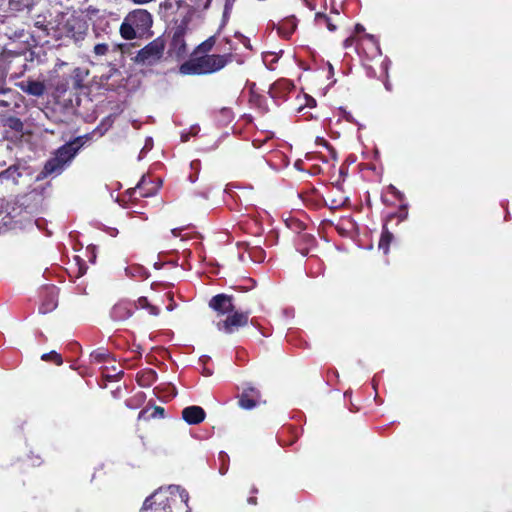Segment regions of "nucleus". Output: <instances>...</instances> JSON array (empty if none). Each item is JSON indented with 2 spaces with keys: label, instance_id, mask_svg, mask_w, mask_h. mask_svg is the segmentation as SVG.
I'll return each mask as SVG.
<instances>
[{
  "label": "nucleus",
  "instance_id": "nucleus-1",
  "mask_svg": "<svg viewBox=\"0 0 512 512\" xmlns=\"http://www.w3.org/2000/svg\"><path fill=\"white\" fill-rule=\"evenodd\" d=\"M176 496H179L180 500L188 506V492L180 486L170 485L159 488L147 497L141 512H172L171 505Z\"/></svg>",
  "mask_w": 512,
  "mask_h": 512
},
{
  "label": "nucleus",
  "instance_id": "nucleus-2",
  "mask_svg": "<svg viewBox=\"0 0 512 512\" xmlns=\"http://www.w3.org/2000/svg\"><path fill=\"white\" fill-rule=\"evenodd\" d=\"M82 145L83 143L81 138H76L75 140L61 146L56 151L54 157L46 162L41 175L43 177H47L61 174L74 159Z\"/></svg>",
  "mask_w": 512,
  "mask_h": 512
},
{
  "label": "nucleus",
  "instance_id": "nucleus-3",
  "mask_svg": "<svg viewBox=\"0 0 512 512\" xmlns=\"http://www.w3.org/2000/svg\"><path fill=\"white\" fill-rule=\"evenodd\" d=\"M152 24V15L147 10L136 9L126 15L119 31L124 39L132 40L148 32Z\"/></svg>",
  "mask_w": 512,
  "mask_h": 512
},
{
  "label": "nucleus",
  "instance_id": "nucleus-4",
  "mask_svg": "<svg viewBox=\"0 0 512 512\" xmlns=\"http://www.w3.org/2000/svg\"><path fill=\"white\" fill-rule=\"evenodd\" d=\"M165 50V40L157 37L141 50L135 56L137 62L153 63L161 59Z\"/></svg>",
  "mask_w": 512,
  "mask_h": 512
},
{
  "label": "nucleus",
  "instance_id": "nucleus-5",
  "mask_svg": "<svg viewBox=\"0 0 512 512\" xmlns=\"http://www.w3.org/2000/svg\"><path fill=\"white\" fill-rule=\"evenodd\" d=\"M248 323V313L234 312L224 320L216 322L219 331L231 334L236 328L243 327Z\"/></svg>",
  "mask_w": 512,
  "mask_h": 512
},
{
  "label": "nucleus",
  "instance_id": "nucleus-6",
  "mask_svg": "<svg viewBox=\"0 0 512 512\" xmlns=\"http://www.w3.org/2000/svg\"><path fill=\"white\" fill-rule=\"evenodd\" d=\"M22 208L13 202H5L0 205V230L13 228L15 219L21 214Z\"/></svg>",
  "mask_w": 512,
  "mask_h": 512
},
{
  "label": "nucleus",
  "instance_id": "nucleus-7",
  "mask_svg": "<svg viewBox=\"0 0 512 512\" xmlns=\"http://www.w3.org/2000/svg\"><path fill=\"white\" fill-rule=\"evenodd\" d=\"M209 307L215 310L219 315H225L234 310L232 296L218 294L211 298Z\"/></svg>",
  "mask_w": 512,
  "mask_h": 512
},
{
  "label": "nucleus",
  "instance_id": "nucleus-8",
  "mask_svg": "<svg viewBox=\"0 0 512 512\" xmlns=\"http://www.w3.org/2000/svg\"><path fill=\"white\" fill-rule=\"evenodd\" d=\"M214 44H215V37L212 36V37L208 38L207 40H205L204 42H202L200 45H198V47L195 49V51L193 53L194 60H201V59L207 57V60L199 62L198 64H218L216 62L218 57L212 56L213 62L210 63V57L207 56V54L210 52V50L212 49Z\"/></svg>",
  "mask_w": 512,
  "mask_h": 512
},
{
  "label": "nucleus",
  "instance_id": "nucleus-9",
  "mask_svg": "<svg viewBox=\"0 0 512 512\" xmlns=\"http://www.w3.org/2000/svg\"><path fill=\"white\" fill-rule=\"evenodd\" d=\"M223 66H179L175 73L180 75H206L219 71Z\"/></svg>",
  "mask_w": 512,
  "mask_h": 512
},
{
  "label": "nucleus",
  "instance_id": "nucleus-10",
  "mask_svg": "<svg viewBox=\"0 0 512 512\" xmlns=\"http://www.w3.org/2000/svg\"><path fill=\"white\" fill-rule=\"evenodd\" d=\"M182 418L188 424L196 425L205 419V411L200 406H189L183 409Z\"/></svg>",
  "mask_w": 512,
  "mask_h": 512
},
{
  "label": "nucleus",
  "instance_id": "nucleus-11",
  "mask_svg": "<svg viewBox=\"0 0 512 512\" xmlns=\"http://www.w3.org/2000/svg\"><path fill=\"white\" fill-rule=\"evenodd\" d=\"M184 32V27H177L171 42L172 51L177 55L178 58L182 57L187 52L186 43L184 40Z\"/></svg>",
  "mask_w": 512,
  "mask_h": 512
},
{
  "label": "nucleus",
  "instance_id": "nucleus-12",
  "mask_svg": "<svg viewBox=\"0 0 512 512\" xmlns=\"http://www.w3.org/2000/svg\"><path fill=\"white\" fill-rule=\"evenodd\" d=\"M132 315V305L129 302H120L111 310V317L116 321H124Z\"/></svg>",
  "mask_w": 512,
  "mask_h": 512
},
{
  "label": "nucleus",
  "instance_id": "nucleus-13",
  "mask_svg": "<svg viewBox=\"0 0 512 512\" xmlns=\"http://www.w3.org/2000/svg\"><path fill=\"white\" fill-rule=\"evenodd\" d=\"M20 88L27 94L40 97L45 92V86L42 82L28 80L20 84Z\"/></svg>",
  "mask_w": 512,
  "mask_h": 512
},
{
  "label": "nucleus",
  "instance_id": "nucleus-14",
  "mask_svg": "<svg viewBox=\"0 0 512 512\" xmlns=\"http://www.w3.org/2000/svg\"><path fill=\"white\" fill-rule=\"evenodd\" d=\"M259 402V398L254 397V395H250L248 391H243L242 395L239 399V406L243 409H252Z\"/></svg>",
  "mask_w": 512,
  "mask_h": 512
},
{
  "label": "nucleus",
  "instance_id": "nucleus-15",
  "mask_svg": "<svg viewBox=\"0 0 512 512\" xmlns=\"http://www.w3.org/2000/svg\"><path fill=\"white\" fill-rule=\"evenodd\" d=\"M393 240V234L388 230L386 225L383 226L381 238L379 241V249L383 250L385 254L389 251V245Z\"/></svg>",
  "mask_w": 512,
  "mask_h": 512
},
{
  "label": "nucleus",
  "instance_id": "nucleus-16",
  "mask_svg": "<svg viewBox=\"0 0 512 512\" xmlns=\"http://www.w3.org/2000/svg\"><path fill=\"white\" fill-rule=\"evenodd\" d=\"M89 71L86 66H78L74 71V78L76 86H83L86 83L85 77L88 76Z\"/></svg>",
  "mask_w": 512,
  "mask_h": 512
},
{
  "label": "nucleus",
  "instance_id": "nucleus-17",
  "mask_svg": "<svg viewBox=\"0 0 512 512\" xmlns=\"http://www.w3.org/2000/svg\"><path fill=\"white\" fill-rule=\"evenodd\" d=\"M366 74L369 77H377L379 79L387 77V66H368Z\"/></svg>",
  "mask_w": 512,
  "mask_h": 512
},
{
  "label": "nucleus",
  "instance_id": "nucleus-18",
  "mask_svg": "<svg viewBox=\"0 0 512 512\" xmlns=\"http://www.w3.org/2000/svg\"><path fill=\"white\" fill-rule=\"evenodd\" d=\"M147 181H148V180H147L146 176H142L141 180L139 181V183L137 184V186H136V188H135V189H138V190H139V192H140V196H141V197H150V196H153V195L156 193V191H157V189H156V188H153V189H151V190H147V191H146V190H144V187H145V185H146Z\"/></svg>",
  "mask_w": 512,
  "mask_h": 512
},
{
  "label": "nucleus",
  "instance_id": "nucleus-19",
  "mask_svg": "<svg viewBox=\"0 0 512 512\" xmlns=\"http://www.w3.org/2000/svg\"><path fill=\"white\" fill-rule=\"evenodd\" d=\"M250 258L255 262H262L265 258V252L261 248L255 247L249 251Z\"/></svg>",
  "mask_w": 512,
  "mask_h": 512
},
{
  "label": "nucleus",
  "instance_id": "nucleus-20",
  "mask_svg": "<svg viewBox=\"0 0 512 512\" xmlns=\"http://www.w3.org/2000/svg\"><path fill=\"white\" fill-rule=\"evenodd\" d=\"M56 306H57V302L54 299V296L52 295L51 299L47 303H43L39 307V312L42 313V314H46V313L52 311L53 309H55Z\"/></svg>",
  "mask_w": 512,
  "mask_h": 512
},
{
  "label": "nucleus",
  "instance_id": "nucleus-21",
  "mask_svg": "<svg viewBox=\"0 0 512 512\" xmlns=\"http://www.w3.org/2000/svg\"><path fill=\"white\" fill-rule=\"evenodd\" d=\"M41 358H42V360H44V361L52 360V361H54L57 365H61V364H62V358H61V356H60L58 353L54 352V351H52V352H50V353H45V354H43Z\"/></svg>",
  "mask_w": 512,
  "mask_h": 512
},
{
  "label": "nucleus",
  "instance_id": "nucleus-22",
  "mask_svg": "<svg viewBox=\"0 0 512 512\" xmlns=\"http://www.w3.org/2000/svg\"><path fill=\"white\" fill-rule=\"evenodd\" d=\"M109 46L105 43L96 44L93 48V52L96 56H103L109 52Z\"/></svg>",
  "mask_w": 512,
  "mask_h": 512
},
{
  "label": "nucleus",
  "instance_id": "nucleus-23",
  "mask_svg": "<svg viewBox=\"0 0 512 512\" xmlns=\"http://www.w3.org/2000/svg\"><path fill=\"white\" fill-rule=\"evenodd\" d=\"M19 176H20V173L18 172V169L12 168V167H10L4 173L1 174V177L11 178L13 180V182H15V183L17 181V177H19Z\"/></svg>",
  "mask_w": 512,
  "mask_h": 512
},
{
  "label": "nucleus",
  "instance_id": "nucleus-24",
  "mask_svg": "<svg viewBox=\"0 0 512 512\" xmlns=\"http://www.w3.org/2000/svg\"><path fill=\"white\" fill-rule=\"evenodd\" d=\"M125 272L128 276L135 277L136 275H138L142 272V268L139 266L128 267L125 269Z\"/></svg>",
  "mask_w": 512,
  "mask_h": 512
},
{
  "label": "nucleus",
  "instance_id": "nucleus-25",
  "mask_svg": "<svg viewBox=\"0 0 512 512\" xmlns=\"http://www.w3.org/2000/svg\"><path fill=\"white\" fill-rule=\"evenodd\" d=\"M164 416V409L162 407L156 406L153 408V412L151 417L153 418H162Z\"/></svg>",
  "mask_w": 512,
  "mask_h": 512
},
{
  "label": "nucleus",
  "instance_id": "nucleus-26",
  "mask_svg": "<svg viewBox=\"0 0 512 512\" xmlns=\"http://www.w3.org/2000/svg\"><path fill=\"white\" fill-rule=\"evenodd\" d=\"M292 24V29L288 32H282L286 37L290 36V34L292 33V31L295 29L296 25L294 23L293 20H288L286 21L284 24H282V26L280 27V30L283 31L284 30V27L286 26V24Z\"/></svg>",
  "mask_w": 512,
  "mask_h": 512
},
{
  "label": "nucleus",
  "instance_id": "nucleus-27",
  "mask_svg": "<svg viewBox=\"0 0 512 512\" xmlns=\"http://www.w3.org/2000/svg\"><path fill=\"white\" fill-rule=\"evenodd\" d=\"M356 43V37L354 35L348 37L345 41H344V47L345 48H349V47H352L354 44Z\"/></svg>",
  "mask_w": 512,
  "mask_h": 512
},
{
  "label": "nucleus",
  "instance_id": "nucleus-28",
  "mask_svg": "<svg viewBox=\"0 0 512 512\" xmlns=\"http://www.w3.org/2000/svg\"><path fill=\"white\" fill-rule=\"evenodd\" d=\"M129 48L130 47L126 44L119 45L118 47H113L112 52H114V53L120 52L121 54H124L126 52V50H129Z\"/></svg>",
  "mask_w": 512,
  "mask_h": 512
},
{
  "label": "nucleus",
  "instance_id": "nucleus-29",
  "mask_svg": "<svg viewBox=\"0 0 512 512\" xmlns=\"http://www.w3.org/2000/svg\"><path fill=\"white\" fill-rule=\"evenodd\" d=\"M111 71H112L111 74L106 75V76H104V75L101 76V84H104V80L108 81L111 77L116 76V74L118 72L117 69H114V68H112Z\"/></svg>",
  "mask_w": 512,
  "mask_h": 512
},
{
  "label": "nucleus",
  "instance_id": "nucleus-30",
  "mask_svg": "<svg viewBox=\"0 0 512 512\" xmlns=\"http://www.w3.org/2000/svg\"><path fill=\"white\" fill-rule=\"evenodd\" d=\"M243 391H248L250 393V395H254V397H256V398H260L259 391L257 389H255L254 387H247Z\"/></svg>",
  "mask_w": 512,
  "mask_h": 512
},
{
  "label": "nucleus",
  "instance_id": "nucleus-31",
  "mask_svg": "<svg viewBox=\"0 0 512 512\" xmlns=\"http://www.w3.org/2000/svg\"><path fill=\"white\" fill-rule=\"evenodd\" d=\"M147 309L149 310V313L151 315L157 316L159 314V309L157 307H155V306H152V305L149 304L147 306Z\"/></svg>",
  "mask_w": 512,
  "mask_h": 512
},
{
  "label": "nucleus",
  "instance_id": "nucleus-32",
  "mask_svg": "<svg viewBox=\"0 0 512 512\" xmlns=\"http://www.w3.org/2000/svg\"><path fill=\"white\" fill-rule=\"evenodd\" d=\"M407 216H408V213H407V211H406V206H402V207H401V212H400V214H399V219H400L401 221H403V220H405V219L407 218Z\"/></svg>",
  "mask_w": 512,
  "mask_h": 512
},
{
  "label": "nucleus",
  "instance_id": "nucleus-33",
  "mask_svg": "<svg viewBox=\"0 0 512 512\" xmlns=\"http://www.w3.org/2000/svg\"><path fill=\"white\" fill-rule=\"evenodd\" d=\"M323 19H325L326 23H327V27L330 31H334L336 29L335 25H333L329 19L326 17V16H321Z\"/></svg>",
  "mask_w": 512,
  "mask_h": 512
},
{
  "label": "nucleus",
  "instance_id": "nucleus-34",
  "mask_svg": "<svg viewBox=\"0 0 512 512\" xmlns=\"http://www.w3.org/2000/svg\"><path fill=\"white\" fill-rule=\"evenodd\" d=\"M365 31V28L364 26H362L361 24H357L355 26V34H361Z\"/></svg>",
  "mask_w": 512,
  "mask_h": 512
},
{
  "label": "nucleus",
  "instance_id": "nucleus-35",
  "mask_svg": "<svg viewBox=\"0 0 512 512\" xmlns=\"http://www.w3.org/2000/svg\"><path fill=\"white\" fill-rule=\"evenodd\" d=\"M152 148V139L151 138H148L146 140V143L143 147V150H150Z\"/></svg>",
  "mask_w": 512,
  "mask_h": 512
},
{
  "label": "nucleus",
  "instance_id": "nucleus-36",
  "mask_svg": "<svg viewBox=\"0 0 512 512\" xmlns=\"http://www.w3.org/2000/svg\"><path fill=\"white\" fill-rule=\"evenodd\" d=\"M364 38L368 39L369 41H371L373 44L377 45V40L375 39V37L371 34H365L364 35Z\"/></svg>",
  "mask_w": 512,
  "mask_h": 512
},
{
  "label": "nucleus",
  "instance_id": "nucleus-37",
  "mask_svg": "<svg viewBox=\"0 0 512 512\" xmlns=\"http://www.w3.org/2000/svg\"><path fill=\"white\" fill-rule=\"evenodd\" d=\"M139 304L141 305V307L143 308H147V306L149 305L148 301L146 298H140L139 299Z\"/></svg>",
  "mask_w": 512,
  "mask_h": 512
},
{
  "label": "nucleus",
  "instance_id": "nucleus-38",
  "mask_svg": "<svg viewBox=\"0 0 512 512\" xmlns=\"http://www.w3.org/2000/svg\"><path fill=\"white\" fill-rule=\"evenodd\" d=\"M199 165H200V163L197 160L191 162V168L192 169H196L197 170L199 168Z\"/></svg>",
  "mask_w": 512,
  "mask_h": 512
},
{
  "label": "nucleus",
  "instance_id": "nucleus-39",
  "mask_svg": "<svg viewBox=\"0 0 512 512\" xmlns=\"http://www.w3.org/2000/svg\"><path fill=\"white\" fill-rule=\"evenodd\" d=\"M390 189L395 195H397L400 198L402 197V194L394 186H390Z\"/></svg>",
  "mask_w": 512,
  "mask_h": 512
},
{
  "label": "nucleus",
  "instance_id": "nucleus-40",
  "mask_svg": "<svg viewBox=\"0 0 512 512\" xmlns=\"http://www.w3.org/2000/svg\"><path fill=\"white\" fill-rule=\"evenodd\" d=\"M171 233H172V235H173L174 237H177V236H179V234H180V229H177V228L172 229V230H171Z\"/></svg>",
  "mask_w": 512,
  "mask_h": 512
},
{
  "label": "nucleus",
  "instance_id": "nucleus-41",
  "mask_svg": "<svg viewBox=\"0 0 512 512\" xmlns=\"http://www.w3.org/2000/svg\"><path fill=\"white\" fill-rule=\"evenodd\" d=\"M308 105H309L310 107H314V106L316 105V101H315L313 98H310V99L308 100Z\"/></svg>",
  "mask_w": 512,
  "mask_h": 512
},
{
  "label": "nucleus",
  "instance_id": "nucleus-42",
  "mask_svg": "<svg viewBox=\"0 0 512 512\" xmlns=\"http://www.w3.org/2000/svg\"><path fill=\"white\" fill-rule=\"evenodd\" d=\"M384 85L387 91H391V85L387 80L384 81Z\"/></svg>",
  "mask_w": 512,
  "mask_h": 512
},
{
  "label": "nucleus",
  "instance_id": "nucleus-43",
  "mask_svg": "<svg viewBox=\"0 0 512 512\" xmlns=\"http://www.w3.org/2000/svg\"><path fill=\"white\" fill-rule=\"evenodd\" d=\"M226 471H227V468H225V467H221V468H220V473H221V474H225V473H226Z\"/></svg>",
  "mask_w": 512,
  "mask_h": 512
},
{
  "label": "nucleus",
  "instance_id": "nucleus-44",
  "mask_svg": "<svg viewBox=\"0 0 512 512\" xmlns=\"http://www.w3.org/2000/svg\"><path fill=\"white\" fill-rule=\"evenodd\" d=\"M328 67V72L331 74L333 73V66L332 65H329L327 66Z\"/></svg>",
  "mask_w": 512,
  "mask_h": 512
},
{
  "label": "nucleus",
  "instance_id": "nucleus-45",
  "mask_svg": "<svg viewBox=\"0 0 512 512\" xmlns=\"http://www.w3.org/2000/svg\"><path fill=\"white\" fill-rule=\"evenodd\" d=\"M47 132L51 133V134H54L55 133V130L54 129H46Z\"/></svg>",
  "mask_w": 512,
  "mask_h": 512
},
{
  "label": "nucleus",
  "instance_id": "nucleus-46",
  "mask_svg": "<svg viewBox=\"0 0 512 512\" xmlns=\"http://www.w3.org/2000/svg\"><path fill=\"white\" fill-rule=\"evenodd\" d=\"M115 84H116V85H118V86H121V85H122V84H120V83L118 84V83H117V81H114L113 83H111V86H114Z\"/></svg>",
  "mask_w": 512,
  "mask_h": 512
},
{
  "label": "nucleus",
  "instance_id": "nucleus-47",
  "mask_svg": "<svg viewBox=\"0 0 512 512\" xmlns=\"http://www.w3.org/2000/svg\"><path fill=\"white\" fill-rule=\"evenodd\" d=\"M167 309H168L169 311H171V310H173V309H174V306H173V305H170V306H168V307H167Z\"/></svg>",
  "mask_w": 512,
  "mask_h": 512
},
{
  "label": "nucleus",
  "instance_id": "nucleus-48",
  "mask_svg": "<svg viewBox=\"0 0 512 512\" xmlns=\"http://www.w3.org/2000/svg\"><path fill=\"white\" fill-rule=\"evenodd\" d=\"M249 503L254 504V503H255L254 499H253V498H250V499H249Z\"/></svg>",
  "mask_w": 512,
  "mask_h": 512
},
{
  "label": "nucleus",
  "instance_id": "nucleus-49",
  "mask_svg": "<svg viewBox=\"0 0 512 512\" xmlns=\"http://www.w3.org/2000/svg\"><path fill=\"white\" fill-rule=\"evenodd\" d=\"M277 59L276 58H273L271 61H270V64H273L274 62H276Z\"/></svg>",
  "mask_w": 512,
  "mask_h": 512
},
{
  "label": "nucleus",
  "instance_id": "nucleus-50",
  "mask_svg": "<svg viewBox=\"0 0 512 512\" xmlns=\"http://www.w3.org/2000/svg\"><path fill=\"white\" fill-rule=\"evenodd\" d=\"M226 456L223 452H220V457Z\"/></svg>",
  "mask_w": 512,
  "mask_h": 512
},
{
  "label": "nucleus",
  "instance_id": "nucleus-51",
  "mask_svg": "<svg viewBox=\"0 0 512 512\" xmlns=\"http://www.w3.org/2000/svg\"><path fill=\"white\" fill-rule=\"evenodd\" d=\"M183 138V141H187V137H185L184 135L182 136Z\"/></svg>",
  "mask_w": 512,
  "mask_h": 512
},
{
  "label": "nucleus",
  "instance_id": "nucleus-52",
  "mask_svg": "<svg viewBox=\"0 0 512 512\" xmlns=\"http://www.w3.org/2000/svg\"><path fill=\"white\" fill-rule=\"evenodd\" d=\"M94 258H95V255L93 254L92 255V258L90 259L91 261H94Z\"/></svg>",
  "mask_w": 512,
  "mask_h": 512
},
{
  "label": "nucleus",
  "instance_id": "nucleus-53",
  "mask_svg": "<svg viewBox=\"0 0 512 512\" xmlns=\"http://www.w3.org/2000/svg\"><path fill=\"white\" fill-rule=\"evenodd\" d=\"M287 25H288V28H291V29H292V24H291V23H290V24H287Z\"/></svg>",
  "mask_w": 512,
  "mask_h": 512
}]
</instances>
